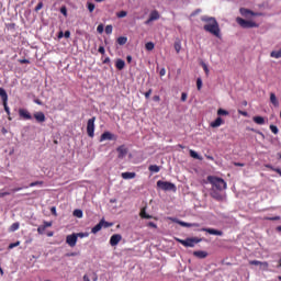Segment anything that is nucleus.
Wrapping results in <instances>:
<instances>
[{
    "label": "nucleus",
    "mask_w": 281,
    "mask_h": 281,
    "mask_svg": "<svg viewBox=\"0 0 281 281\" xmlns=\"http://www.w3.org/2000/svg\"><path fill=\"white\" fill-rule=\"evenodd\" d=\"M38 10H43V2H40L36 8H35V12H38Z\"/></svg>",
    "instance_id": "obj_52"
},
{
    "label": "nucleus",
    "mask_w": 281,
    "mask_h": 281,
    "mask_svg": "<svg viewBox=\"0 0 281 281\" xmlns=\"http://www.w3.org/2000/svg\"><path fill=\"white\" fill-rule=\"evenodd\" d=\"M151 93H153V90H148V91L145 93V98H146V99L150 98Z\"/></svg>",
    "instance_id": "obj_57"
},
{
    "label": "nucleus",
    "mask_w": 281,
    "mask_h": 281,
    "mask_svg": "<svg viewBox=\"0 0 281 281\" xmlns=\"http://www.w3.org/2000/svg\"><path fill=\"white\" fill-rule=\"evenodd\" d=\"M60 12L64 16H67V7H61Z\"/></svg>",
    "instance_id": "obj_51"
},
{
    "label": "nucleus",
    "mask_w": 281,
    "mask_h": 281,
    "mask_svg": "<svg viewBox=\"0 0 281 281\" xmlns=\"http://www.w3.org/2000/svg\"><path fill=\"white\" fill-rule=\"evenodd\" d=\"M180 245H183V247H194V245L199 244L201 239L199 238H187V239H177Z\"/></svg>",
    "instance_id": "obj_5"
},
{
    "label": "nucleus",
    "mask_w": 281,
    "mask_h": 281,
    "mask_svg": "<svg viewBox=\"0 0 281 281\" xmlns=\"http://www.w3.org/2000/svg\"><path fill=\"white\" fill-rule=\"evenodd\" d=\"M4 111L10 115V108L8 106V102H3Z\"/></svg>",
    "instance_id": "obj_50"
},
{
    "label": "nucleus",
    "mask_w": 281,
    "mask_h": 281,
    "mask_svg": "<svg viewBox=\"0 0 281 281\" xmlns=\"http://www.w3.org/2000/svg\"><path fill=\"white\" fill-rule=\"evenodd\" d=\"M34 117L36 122H45V113L43 112H35Z\"/></svg>",
    "instance_id": "obj_16"
},
{
    "label": "nucleus",
    "mask_w": 281,
    "mask_h": 281,
    "mask_svg": "<svg viewBox=\"0 0 281 281\" xmlns=\"http://www.w3.org/2000/svg\"><path fill=\"white\" fill-rule=\"evenodd\" d=\"M19 229V223H13L10 227V232H16Z\"/></svg>",
    "instance_id": "obj_43"
},
{
    "label": "nucleus",
    "mask_w": 281,
    "mask_h": 281,
    "mask_svg": "<svg viewBox=\"0 0 281 281\" xmlns=\"http://www.w3.org/2000/svg\"><path fill=\"white\" fill-rule=\"evenodd\" d=\"M211 196L215 199V201H223V194L217 189H211Z\"/></svg>",
    "instance_id": "obj_13"
},
{
    "label": "nucleus",
    "mask_w": 281,
    "mask_h": 281,
    "mask_svg": "<svg viewBox=\"0 0 281 281\" xmlns=\"http://www.w3.org/2000/svg\"><path fill=\"white\" fill-rule=\"evenodd\" d=\"M66 243L69 245V247H74L76 243H78V237L76 234L68 235L66 237Z\"/></svg>",
    "instance_id": "obj_12"
},
{
    "label": "nucleus",
    "mask_w": 281,
    "mask_h": 281,
    "mask_svg": "<svg viewBox=\"0 0 281 281\" xmlns=\"http://www.w3.org/2000/svg\"><path fill=\"white\" fill-rule=\"evenodd\" d=\"M139 216H140V218H153V215H148L147 213H146V207H143L142 210H140V213H139Z\"/></svg>",
    "instance_id": "obj_23"
},
{
    "label": "nucleus",
    "mask_w": 281,
    "mask_h": 281,
    "mask_svg": "<svg viewBox=\"0 0 281 281\" xmlns=\"http://www.w3.org/2000/svg\"><path fill=\"white\" fill-rule=\"evenodd\" d=\"M87 133H88V135L90 137L94 136V133H95V116H93L92 119L88 120Z\"/></svg>",
    "instance_id": "obj_6"
},
{
    "label": "nucleus",
    "mask_w": 281,
    "mask_h": 281,
    "mask_svg": "<svg viewBox=\"0 0 281 281\" xmlns=\"http://www.w3.org/2000/svg\"><path fill=\"white\" fill-rule=\"evenodd\" d=\"M145 49H147V52H153L155 49V43H153V42L146 43Z\"/></svg>",
    "instance_id": "obj_26"
},
{
    "label": "nucleus",
    "mask_w": 281,
    "mask_h": 281,
    "mask_svg": "<svg viewBox=\"0 0 281 281\" xmlns=\"http://www.w3.org/2000/svg\"><path fill=\"white\" fill-rule=\"evenodd\" d=\"M113 139H117V137H115V135H113L111 132H104L101 135L100 142H111Z\"/></svg>",
    "instance_id": "obj_11"
},
{
    "label": "nucleus",
    "mask_w": 281,
    "mask_h": 281,
    "mask_svg": "<svg viewBox=\"0 0 281 281\" xmlns=\"http://www.w3.org/2000/svg\"><path fill=\"white\" fill-rule=\"evenodd\" d=\"M19 245H21V241H15L13 244H10L9 249H14V247H19Z\"/></svg>",
    "instance_id": "obj_47"
},
{
    "label": "nucleus",
    "mask_w": 281,
    "mask_h": 281,
    "mask_svg": "<svg viewBox=\"0 0 281 281\" xmlns=\"http://www.w3.org/2000/svg\"><path fill=\"white\" fill-rule=\"evenodd\" d=\"M252 120H254L255 124H259V125L265 124V117H262V116H254Z\"/></svg>",
    "instance_id": "obj_24"
},
{
    "label": "nucleus",
    "mask_w": 281,
    "mask_h": 281,
    "mask_svg": "<svg viewBox=\"0 0 281 281\" xmlns=\"http://www.w3.org/2000/svg\"><path fill=\"white\" fill-rule=\"evenodd\" d=\"M175 223H178L181 227H192L191 223L181 222L179 220H175Z\"/></svg>",
    "instance_id": "obj_29"
},
{
    "label": "nucleus",
    "mask_w": 281,
    "mask_h": 281,
    "mask_svg": "<svg viewBox=\"0 0 281 281\" xmlns=\"http://www.w3.org/2000/svg\"><path fill=\"white\" fill-rule=\"evenodd\" d=\"M117 151V158L119 159H124V157H126L128 155V147H126V145H121L116 148Z\"/></svg>",
    "instance_id": "obj_7"
},
{
    "label": "nucleus",
    "mask_w": 281,
    "mask_h": 281,
    "mask_svg": "<svg viewBox=\"0 0 281 281\" xmlns=\"http://www.w3.org/2000/svg\"><path fill=\"white\" fill-rule=\"evenodd\" d=\"M83 281H91V279H89V276L85 274L83 276Z\"/></svg>",
    "instance_id": "obj_64"
},
{
    "label": "nucleus",
    "mask_w": 281,
    "mask_h": 281,
    "mask_svg": "<svg viewBox=\"0 0 281 281\" xmlns=\"http://www.w3.org/2000/svg\"><path fill=\"white\" fill-rule=\"evenodd\" d=\"M262 261H258V260H250L249 265H254L255 267H260Z\"/></svg>",
    "instance_id": "obj_44"
},
{
    "label": "nucleus",
    "mask_w": 281,
    "mask_h": 281,
    "mask_svg": "<svg viewBox=\"0 0 281 281\" xmlns=\"http://www.w3.org/2000/svg\"><path fill=\"white\" fill-rule=\"evenodd\" d=\"M46 229L47 228L44 225H42V226H38L37 232H38V234H45Z\"/></svg>",
    "instance_id": "obj_45"
},
{
    "label": "nucleus",
    "mask_w": 281,
    "mask_h": 281,
    "mask_svg": "<svg viewBox=\"0 0 281 281\" xmlns=\"http://www.w3.org/2000/svg\"><path fill=\"white\" fill-rule=\"evenodd\" d=\"M223 124V119L217 117L214 122L211 123L212 128H218Z\"/></svg>",
    "instance_id": "obj_18"
},
{
    "label": "nucleus",
    "mask_w": 281,
    "mask_h": 281,
    "mask_svg": "<svg viewBox=\"0 0 281 281\" xmlns=\"http://www.w3.org/2000/svg\"><path fill=\"white\" fill-rule=\"evenodd\" d=\"M64 36H65V38H69V36H71V32L66 31V32L64 33Z\"/></svg>",
    "instance_id": "obj_58"
},
{
    "label": "nucleus",
    "mask_w": 281,
    "mask_h": 281,
    "mask_svg": "<svg viewBox=\"0 0 281 281\" xmlns=\"http://www.w3.org/2000/svg\"><path fill=\"white\" fill-rule=\"evenodd\" d=\"M196 87L198 91H201V89L203 88V80L201 78L196 79Z\"/></svg>",
    "instance_id": "obj_35"
},
{
    "label": "nucleus",
    "mask_w": 281,
    "mask_h": 281,
    "mask_svg": "<svg viewBox=\"0 0 281 281\" xmlns=\"http://www.w3.org/2000/svg\"><path fill=\"white\" fill-rule=\"evenodd\" d=\"M201 66H202L203 70L205 71V75L210 76V68L207 67V64H205L204 61H201Z\"/></svg>",
    "instance_id": "obj_32"
},
{
    "label": "nucleus",
    "mask_w": 281,
    "mask_h": 281,
    "mask_svg": "<svg viewBox=\"0 0 281 281\" xmlns=\"http://www.w3.org/2000/svg\"><path fill=\"white\" fill-rule=\"evenodd\" d=\"M66 256L68 258H70L71 256H80V252H68V254H66Z\"/></svg>",
    "instance_id": "obj_54"
},
{
    "label": "nucleus",
    "mask_w": 281,
    "mask_h": 281,
    "mask_svg": "<svg viewBox=\"0 0 281 281\" xmlns=\"http://www.w3.org/2000/svg\"><path fill=\"white\" fill-rule=\"evenodd\" d=\"M75 236H77V239L78 238H87L89 236V233H77V234H75Z\"/></svg>",
    "instance_id": "obj_38"
},
{
    "label": "nucleus",
    "mask_w": 281,
    "mask_h": 281,
    "mask_svg": "<svg viewBox=\"0 0 281 281\" xmlns=\"http://www.w3.org/2000/svg\"><path fill=\"white\" fill-rule=\"evenodd\" d=\"M201 21H203L205 32L213 34L217 38H221V27H218V22L215 18L203 15L201 16Z\"/></svg>",
    "instance_id": "obj_1"
},
{
    "label": "nucleus",
    "mask_w": 281,
    "mask_h": 281,
    "mask_svg": "<svg viewBox=\"0 0 281 281\" xmlns=\"http://www.w3.org/2000/svg\"><path fill=\"white\" fill-rule=\"evenodd\" d=\"M121 177L122 179H135V172H123Z\"/></svg>",
    "instance_id": "obj_22"
},
{
    "label": "nucleus",
    "mask_w": 281,
    "mask_h": 281,
    "mask_svg": "<svg viewBox=\"0 0 281 281\" xmlns=\"http://www.w3.org/2000/svg\"><path fill=\"white\" fill-rule=\"evenodd\" d=\"M87 5H88L89 12H93L95 10V4L88 2Z\"/></svg>",
    "instance_id": "obj_42"
},
{
    "label": "nucleus",
    "mask_w": 281,
    "mask_h": 281,
    "mask_svg": "<svg viewBox=\"0 0 281 281\" xmlns=\"http://www.w3.org/2000/svg\"><path fill=\"white\" fill-rule=\"evenodd\" d=\"M236 22L238 23V25H240V27H244V29L258 27V24L256 22L247 21L243 18H236Z\"/></svg>",
    "instance_id": "obj_4"
},
{
    "label": "nucleus",
    "mask_w": 281,
    "mask_h": 281,
    "mask_svg": "<svg viewBox=\"0 0 281 281\" xmlns=\"http://www.w3.org/2000/svg\"><path fill=\"white\" fill-rule=\"evenodd\" d=\"M125 65H126V63H124V60H122V59L116 60V69L122 70V69H124Z\"/></svg>",
    "instance_id": "obj_25"
},
{
    "label": "nucleus",
    "mask_w": 281,
    "mask_h": 281,
    "mask_svg": "<svg viewBox=\"0 0 281 281\" xmlns=\"http://www.w3.org/2000/svg\"><path fill=\"white\" fill-rule=\"evenodd\" d=\"M104 223V220H101L99 222V224H97L93 228H92V234H98V232H100L102 229V224Z\"/></svg>",
    "instance_id": "obj_19"
},
{
    "label": "nucleus",
    "mask_w": 281,
    "mask_h": 281,
    "mask_svg": "<svg viewBox=\"0 0 281 281\" xmlns=\"http://www.w3.org/2000/svg\"><path fill=\"white\" fill-rule=\"evenodd\" d=\"M186 100H188V93L182 92L181 93V102H186Z\"/></svg>",
    "instance_id": "obj_48"
},
{
    "label": "nucleus",
    "mask_w": 281,
    "mask_h": 281,
    "mask_svg": "<svg viewBox=\"0 0 281 281\" xmlns=\"http://www.w3.org/2000/svg\"><path fill=\"white\" fill-rule=\"evenodd\" d=\"M157 188H159L160 190H164L165 192H177V186L168 181L158 180Z\"/></svg>",
    "instance_id": "obj_3"
},
{
    "label": "nucleus",
    "mask_w": 281,
    "mask_h": 281,
    "mask_svg": "<svg viewBox=\"0 0 281 281\" xmlns=\"http://www.w3.org/2000/svg\"><path fill=\"white\" fill-rule=\"evenodd\" d=\"M97 32L99 34H102V32H104V25L103 24H99L98 27H97Z\"/></svg>",
    "instance_id": "obj_46"
},
{
    "label": "nucleus",
    "mask_w": 281,
    "mask_h": 281,
    "mask_svg": "<svg viewBox=\"0 0 281 281\" xmlns=\"http://www.w3.org/2000/svg\"><path fill=\"white\" fill-rule=\"evenodd\" d=\"M202 232H206L207 234H211L212 236H223L222 231H217L214 228H202Z\"/></svg>",
    "instance_id": "obj_14"
},
{
    "label": "nucleus",
    "mask_w": 281,
    "mask_h": 281,
    "mask_svg": "<svg viewBox=\"0 0 281 281\" xmlns=\"http://www.w3.org/2000/svg\"><path fill=\"white\" fill-rule=\"evenodd\" d=\"M173 47L176 52L179 54L181 52V42L178 40L175 42Z\"/></svg>",
    "instance_id": "obj_28"
},
{
    "label": "nucleus",
    "mask_w": 281,
    "mask_h": 281,
    "mask_svg": "<svg viewBox=\"0 0 281 281\" xmlns=\"http://www.w3.org/2000/svg\"><path fill=\"white\" fill-rule=\"evenodd\" d=\"M112 226H113V224H111V223H109V222L103 220L102 227L106 228V227H112Z\"/></svg>",
    "instance_id": "obj_49"
},
{
    "label": "nucleus",
    "mask_w": 281,
    "mask_h": 281,
    "mask_svg": "<svg viewBox=\"0 0 281 281\" xmlns=\"http://www.w3.org/2000/svg\"><path fill=\"white\" fill-rule=\"evenodd\" d=\"M20 63H21L22 65H25V64L30 63V60H27V59H21Z\"/></svg>",
    "instance_id": "obj_63"
},
{
    "label": "nucleus",
    "mask_w": 281,
    "mask_h": 281,
    "mask_svg": "<svg viewBox=\"0 0 281 281\" xmlns=\"http://www.w3.org/2000/svg\"><path fill=\"white\" fill-rule=\"evenodd\" d=\"M74 216H76L77 218H82V210H75Z\"/></svg>",
    "instance_id": "obj_36"
},
{
    "label": "nucleus",
    "mask_w": 281,
    "mask_h": 281,
    "mask_svg": "<svg viewBox=\"0 0 281 281\" xmlns=\"http://www.w3.org/2000/svg\"><path fill=\"white\" fill-rule=\"evenodd\" d=\"M271 58H281V49L280 50H272L270 53Z\"/></svg>",
    "instance_id": "obj_27"
},
{
    "label": "nucleus",
    "mask_w": 281,
    "mask_h": 281,
    "mask_svg": "<svg viewBox=\"0 0 281 281\" xmlns=\"http://www.w3.org/2000/svg\"><path fill=\"white\" fill-rule=\"evenodd\" d=\"M121 240H122V235L120 234L112 235L110 238L111 247H116V245H120Z\"/></svg>",
    "instance_id": "obj_10"
},
{
    "label": "nucleus",
    "mask_w": 281,
    "mask_h": 281,
    "mask_svg": "<svg viewBox=\"0 0 281 281\" xmlns=\"http://www.w3.org/2000/svg\"><path fill=\"white\" fill-rule=\"evenodd\" d=\"M217 115H229V112H227L226 110H223V109H218Z\"/></svg>",
    "instance_id": "obj_41"
},
{
    "label": "nucleus",
    "mask_w": 281,
    "mask_h": 281,
    "mask_svg": "<svg viewBox=\"0 0 281 281\" xmlns=\"http://www.w3.org/2000/svg\"><path fill=\"white\" fill-rule=\"evenodd\" d=\"M99 54H104V46L99 47Z\"/></svg>",
    "instance_id": "obj_61"
},
{
    "label": "nucleus",
    "mask_w": 281,
    "mask_h": 281,
    "mask_svg": "<svg viewBox=\"0 0 281 281\" xmlns=\"http://www.w3.org/2000/svg\"><path fill=\"white\" fill-rule=\"evenodd\" d=\"M148 226L149 227H154V229H157V224L153 223V222H149L148 223Z\"/></svg>",
    "instance_id": "obj_59"
},
{
    "label": "nucleus",
    "mask_w": 281,
    "mask_h": 281,
    "mask_svg": "<svg viewBox=\"0 0 281 281\" xmlns=\"http://www.w3.org/2000/svg\"><path fill=\"white\" fill-rule=\"evenodd\" d=\"M239 115H244V117H248L249 114L245 111L238 110Z\"/></svg>",
    "instance_id": "obj_53"
},
{
    "label": "nucleus",
    "mask_w": 281,
    "mask_h": 281,
    "mask_svg": "<svg viewBox=\"0 0 281 281\" xmlns=\"http://www.w3.org/2000/svg\"><path fill=\"white\" fill-rule=\"evenodd\" d=\"M149 172H159L160 168L157 165H151L148 168Z\"/></svg>",
    "instance_id": "obj_30"
},
{
    "label": "nucleus",
    "mask_w": 281,
    "mask_h": 281,
    "mask_svg": "<svg viewBox=\"0 0 281 281\" xmlns=\"http://www.w3.org/2000/svg\"><path fill=\"white\" fill-rule=\"evenodd\" d=\"M19 115L20 117H23V120H32V114H30V112L25 109H20Z\"/></svg>",
    "instance_id": "obj_15"
},
{
    "label": "nucleus",
    "mask_w": 281,
    "mask_h": 281,
    "mask_svg": "<svg viewBox=\"0 0 281 281\" xmlns=\"http://www.w3.org/2000/svg\"><path fill=\"white\" fill-rule=\"evenodd\" d=\"M43 226L47 229V227H52V222H44Z\"/></svg>",
    "instance_id": "obj_56"
},
{
    "label": "nucleus",
    "mask_w": 281,
    "mask_h": 281,
    "mask_svg": "<svg viewBox=\"0 0 281 281\" xmlns=\"http://www.w3.org/2000/svg\"><path fill=\"white\" fill-rule=\"evenodd\" d=\"M193 256H195V258H207V254L203 250L194 251Z\"/></svg>",
    "instance_id": "obj_21"
},
{
    "label": "nucleus",
    "mask_w": 281,
    "mask_h": 281,
    "mask_svg": "<svg viewBox=\"0 0 281 281\" xmlns=\"http://www.w3.org/2000/svg\"><path fill=\"white\" fill-rule=\"evenodd\" d=\"M159 74L161 77L166 76V68H162Z\"/></svg>",
    "instance_id": "obj_60"
},
{
    "label": "nucleus",
    "mask_w": 281,
    "mask_h": 281,
    "mask_svg": "<svg viewBox=\"0 0 281 281\" xmlns=\"http://www.w3.org/2000/svg\"><path fill=\"white\" fill-rule=\"evenodd\" d=\"M105 34H113V25L105 26Z\"/></svg>",
    "instance_id": "obj_40"
},
{
    "label": "nucleus",
    "mask_w": 281,
    "mask_h": 281,
    "mask_svg": "<svg viewBox=\"0 0 281 281\" xmlns=\"http://www.w3.org/2000/svg\"><path fill=\"white\" fill-rule=\"evenodd\" d=\"M270 102L273 104V106H280V102L278 101V98L276 97V93H270Z\"/></svg>",
    "instance_id": "obj_17"
},
{
    "label": "nucleus",
    "mask_w": 281,
    "mask_h": 281,
    "mask_svg": "<svg viewBox=\"0 0 281 281\" xmlns=\"http://www.w3.org/2000/svg\"><path fill=\"white\" fill-rule=\"evenodd\" d=\"M270 131H271V133H273L274 135H278V133H279L278 126H276V125H270Z\"/></svg>",
    "instance_id": "obj_39"
},
{
    "label": "nucleus",
    "mask_w": 281,
    "mask_h": 281,
    "mask_svg": "<svg viewBox=\"0 0 281 281\" xmlns=\"http://www.w3.org/2000/svg\"><path fill=\"white\" fill-rule=\"evenodd\" d=\"M190 156L193 158V159H202L201 157H199V154L194 150H190Z\"/></svg>",
    "instance_id": "obj_37"
},
{
    "label": "nucleus",
    "mask_w": 281,
    "mask_h": 281,
    "mask_svg": "<svg viewBox=\"0 0 281 281\" xmlns=\"http://www.w3.org/2000/svg\"><path fill=\"white\" fill-rule=\"evenodd\" d=\"M34 186H41V182L35 181V182L30 183V188H34Z\"/></svg>",
    "instance_id": "obj_55"
},
{
    "label": "nucleus",
    "mask_w": 281,
    "mask_h": 281,
    "mask_svg": "<svg viewBox=\"0 0 281 281\" xmlns=\"http://www.w3.org/2000/svg\"><path fill=\"white\" fill-rule=\"evenodd\" d=\"M161 15H159V11L154 10L150 12L149 14V19L147 21H145V25H150V23H153V21H159Z\"/></svg>",
    "instance_id": "obj_9"
},
{
    "label": "nucleus",
    "mask_w": 281,
    "mask_h": 281,
    "mask_svg": "<svg viewBox=\"0 0 281 281\" xmlns=\"http://www.w3.org/2000/svg\"><path fill=\"white\" fill-rule=\"evenodd\" d=\"M127 41H128V38L124 37V36H121L117 38L119 45H126Z\"/></svg>",
    "instance_id": "obj_31"
},
{
    "label": "nucleus",
    "mask_w": 281,
    "mask_h": 281,
    "mask_svg": "<svg viewBox=\"0 0 281 281\" xmlns=\"http://www.w3.org/2000/svg\"><path fill=\"white\" fill-rule=\"evenodd\" d=\"M0 98L2 100V102H8V92H5V89L0 88Z\"/></svg>",
    "instance_id": "obj_20"
},
{
    "label": "nucleus",
    "mask_w": 281,
    "mask_h": 281,
    "mask_svg": "<svg viewBox=\"0 0 281 281\" xmlns=\"http://www.w3.org/2000/svg\"><path fill=\"white\" fill-rule=\"evenodd\" d=\"M127 14H128V12H126V11H120L116 13V16L119 19H124L125 16H127Z\"/></svg>",
    "instance_id": "obj_34"
},
{
    "label": "nucleus",
    "mask_w": 281,
    "mask_h": 281,
    "mask_svg": "<svg viewBox=\"0 0 281 281\" xmlns=\"http://www.w3.org/2000/svg\"><path fill=\"white\" fill-rule=\"evenodd\" d=\"M207 181L212 184V190H218V192H223V190H227V182H225V180L221 178L209 176Z\"/></svg>",
    "instance_id": "obj_2"
},
{
    "label": "nucleus",
    "mask_w": 281,
    "mask_h": 281,
    "mask_svg": "<svg viewBox=\"0 0 281 281\" xmlns=\"http://www.w3.org/2000/svg\"><path fill=\"white\" fill-rule=\"evenodd\" d=\"M259 268L261 269V271H267V269H269V263L267 261L261 262L259 265Z\"/></svg>",
    "instance_id": "obj_33"
},
{
    "label": "nucleus",
    "mask_w": 281,
    "mask_h": 281,
    "mask_svg": "<svg viewBox=\"0 0 281 281\" xmlns=\"http://www.w3.org/2000/svg\"><path fill=\"white\" fill-rule=\"evenodd\" d=\"M241 16H246V19H249V16H262V13H256L251 10H248V9H245V8H241L239 10Z\"/></svg>",
    "instance_id": "obj_8"
},
{
    "label": "nucleus",
    "mask_w": 281,
    "mask_h": 281,
    "mask_svg": "<svg viewBox=\"0 0 281 281\" xmlns=\"http://www.w3.org/2000/svg\"><path fill=\"white\" fill-rule=\"evenodd\" d=\"M191 227H201V224H199V223H191Z\"/></svg>",
    "instance_id": "obj_62"
}]
</instances>
